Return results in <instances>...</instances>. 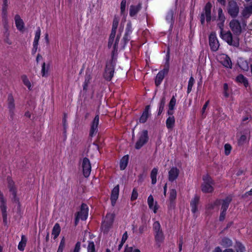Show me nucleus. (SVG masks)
<instances>
[{"label": "nucleus", "instance_id": "obj_1", "mask_svg": "<svg viewBox=\"0 0 252 252\" xmlns=\"http://www.w3.org/2000/svg\"><path fill=\"white\" fill-rule=\"evenodd\" d=\"M220 36L221 38L225 40L229 45L236 47L239 46L238 38L234 37L233 38L232 34L230 31H220Z\"/></svg>", "mask_w": 252, "mask_h": 252}, {"label": "nucleus", "instance_id": "obj_2", "mask_svg": "<svg viewBox=\"0 0 252 252\" xmlns=\"http://www.w3.org/2000/svg\"><path fill=\"white\" fill-rule=\"evenodd\" d=\"M228 14L232 18H236L239 13V6L234 0H229L226 6Z\"/></svg>", "mask_w": 252, "mask_h": 252}, {"label": "nucleus", "instance_id": "obj_3", "mask_svg": "<svg viewBox=\"0 0 252 252\" xmlns=\"http://www.w3.org/2000/svg\"><path fill=\"white\" fill-rule=\"evenodd\" d=\"M203 183L201 185V189L203 192L210 193L213 192L214 188L213 185H214L213 181L212 178L206 175L203 177Z\"/></svg>", "mask_w": 252, "mask_h": 252}, {"label": "nucleus", "instance_id": "obj_4", "mask_svg": "<svg viewBox=\"0 0 252 252\" xmlns=\"http://www.w3.org/2000/svg\"><path fill=\"white\" fill-rule=\"evenodd\" d=\"M0 210L1 212L3 222L6 225L7 224V212L6 200L3 197L2 193L0 191Z\"/></svg>", "mask_w": 252, "mask_h": 252}, {"label": "nucleus", "instance_id": "obj_5", "mask_svg": "<svg viewBox=\"0 0 252 252\" xmlns=\"http://www.w3.org/2000/svg\"><path fill=\"white\" fill-rule=\"evenodd\" d=\"M211 7L212 4L210 2H207L206 5L205 6L203 9V12L200 15V22L202 25H204L205 23V16L206 17V20L207 22L209 23L211 21Z\"/></svg>", "mask_w": 252, "mask_h": 252}, {"label": "nucleus", "instance_id": "obj_6", "mask_svg": "<svg viewBox=\"0 0 252 252\" xmlns=\"http://www.w3.org/2000/svg\"><path fill=\"white\" fill-rule=\"evenodd\" d=\"M115 215L113 213H108L106 215L102 223L101 228L104 232H107L109 228L112 226Z\"/></svg>", "mask_w": 252, "mask_h": 252}, {"label": "nucleus", "instance_id": "obj_7", "mask_svg": "<svg viewBox=\"0 0 252 252\" xmlns=\"http://www.w3.org/2000/svg\"><path fill=\"white\" fill-rule=\"evenodd\" d=\"M229 27L235 35L238 36L242 33V27L240 22L238 20H232L229 23Z\"/></svg>", "mask_w": 252, "mask_h": 252}, {"label": "nucleus", "instance_id": "obj_8", "mask_svg": "<svg viewBox=\"0 0 252 252\" xmlns=\"http://www.w3.org/2000/svg\"><path fill=\"white\" fill-rule=\"evenodd\" d=\"M148 140V132L144 130L139 133V138L135 144V148L140 149Z\"/></svg>", "mask_w": 252, "mask_h": 252}, {"label": "nucleus", "instance_id": "obj_9", "mask_svg": "<svg viewBox=\"0 0 252 252\" xmlns=\"http://www.w3.org/2000/svg\"><path fill=\"white\" fill-rule=\"evenodd\" d=\"M89 209L86 204H82L80 211L78 213L76 217V223L80 220H86L88 216Z\"/></svg>", "mask_w": 252, "mask_h": 252}, {"label": "nucleus", "instance_id": "obj_10", "mask_svg": "<svg viewBox=\"0 0 252 252\" xmlns=\"http://www.w3.org/2000/svg\"><path fill=\"white\" fill-rule=\"evenodd\" d=\"M116 32H111L110 35L108 46L109 48H113V52L117 50L118 44L119 41L120 36L117 35L115 39Z\"/></svg>", "mask_w": 252, "mask_h": 252}, {"label": "nucleus", "instance_id": "obj_11", "mask_svg": "<svg viewBox=\"0 0 252 252\" xmlns=\"http://www.w3.org/2000/svg\"><path fill=\"white\" fill-rule=\"evenodd\" d=\"M81 166L84 176L85 177H89L91 171V165L88 158H85L83 159Z\"/></svg>", "mask_w": 252, "mask_h": 252}, {"label": "nucleus", "instance_id": "obj_12", "mask_svg": "<svg viewBox=\"0 0 252 252\" xmlns=\"http://www.w3.org/2000/svg\"><path fill=\"white\" fill-rule=\"evenodd\" d=\"M209 45L213 51L218 50L219 47V43L216 36V33L212 32L209 36Z\"/></svg>", "mask_w": 252, "mask_h": 252}, {"label": "nucleus", "instance_id": "obj_13", "mask_svg": "<svg viewBox=\"0 0 252 252\" xmlns=\"http://www.w3.org/2000/svg\"><path fill=\"white\" fill-rule=\"evenodd\" d=\"M114 72V66L112 63L106 64L104 77L106 80L110 81L113 76Z\"/></svg>", "mask_w": 252, "mask_h": 252}, {"label": "nucleus", "instance_id": "obj_14", "mask_svg": "<svg viewBox=\"0 0 252 252\" xmlns=\"http://www.w3.org/2000/svg\"><path fill=\"white\" fill-rule=\"evenodd\" d=\"M99 124V116L97 115L94 117L93 121L91 124V130L90 132V135L91 136H93L96 134L98 131V125Z\"/></svg>", "mask_w": 252, "mask_h": 252}, {"label": "nucleus", "instance_id": "obj_15", "mask_svg": "<svg viewBox=\"0 0 252 252\" xmlns=\"http://www.w3.org/2000/svg\"><path fill=\"white\" fill-rule=\"evenodd\" d=\"M169 56L166 57V62L164 65L163 69L158 72V84L161 82L164 77V76L166 75L168 72L169 70Z\"/></svg>", "mask_w": 252, "mask_h": 252}, {"label": "nucleus", "instance_id": "obj_16", "mask_svg": "<svg viewBox=\"0 0 252 252\" xmlns=\"http://www.w3.org/2000/svg\"><path fill=\"white\" fill-rule=\"evenodd\" d=\"M14 21L17 30L20 32H23L25 30V24L19 15L15 16Z\"/></svg>", "mask_w": 252, "mask_h": 252}, {"label": "nucleus", "instance_id": "obj_17", "mask_svg": "<svg viewBox=\"0 0 252 252\" xmlns=\"http://www.w3.org/2000/svg\"><path fill=\"white\" fill-rule=\"evenodd\" d=\"M176 9H170L167 13L166 20L170 24V28H172L174 23V15L176 13Z\"/></svg>", "mask_w": 252, "mask_h": 252}, {"label": "nucleus", "instance_id": "obj_18", "mask_svg": "<svg viewBox=\"0 0 252 252\" xmlns=\"http://www.w3.org/2000/svg\"><path fill=\"white\" fill-rule=\"evenodd\" d=\"M179 170L176 167L172 168L168 172V178L170 181L175 180L179 176Z\"/></svg>", "mask_w": 252, "mask_h": 252}, {"label": "nucleus", "instance_id": "obj_19", "mask_svg": "<svg viewBox=\"0 0 252 252\" xmlns=\"http://www.w3.org/2000/svg\"><path fill=\"white\" fill-rule=\"evenodd\" d=\"M119 187L118 185L115 187L112 190L111 200L112 206H114L119 196Z\"/></svg>", "mask_w": 252, "mask_h": 252}, {"label": "nucleus", "instance_id": "obj_20", "mask_svg": "<svg viewBox=\"0 0 252 252\" xmlns=\"http://www.w3.org/2000/svg\"><path fill=\"white\" fill-rule=\"evenodd\" d=\"M9 191L12 195L11 198L13 202H18V198L16 196V189L12 182L9 183Z\"/></svg>", "mask_w": 252, "mask_h": 252}, {"label": "nucleus", "instance_id": "obj_21", "mask_svg": "<svg viewBox=\"0 0 252 252\" xmlns=\"http://www.w3.org/2000/svg\"><path fill=\"white\" fill-rule=\"evenodd\" d=\"M132 29L131 24L130 22H128L126 25V32L124 37H123V40L125 43L127 42L130 38V35L132 33Z\"/></svg>", "mask_w": 252, "mask_h": 252}, {"label": "nucleus", "instance_id": "obj_22", "mask_svg": "<svg viewBox=\"0 0 252 252\" xmlns=\"http://www.w3.org/2000/svg\"><path fill=\"white\" fill-rule=\"evenodd\" d=\"M199 201V197L197 195H195L193 198L190 202V206L191 207V212L193 213H195L197 211V205Z\"/></svg>", "mask_w": 252, "mask_h": 252}, {"label": "nucleus", "instance_id": "obj_23", "mask_svg": "<svg viewBox=\"0 0 252 252\" xmlns=\"http://www.w3.org/2000/svg\"><path fill=\"white\" fill-rule=\"evenodd\" d=\"M232 199V196L229 195L227 196L223 200L222 204L221 211L223 212H226L227 209L228 208L230 203L231 202Z\"/></svg>", "mask_w": 252, "mask_h": 252}, {"label": "nucleus", "instance_id": "obj_24", "mask_svg": "<svg viewBox=\"0 0 252 252\" xmlns=\"http://www.w3.org/2000/svg\"><path fill=\"white\" fill-rule=\"evenodd\" d=\"M147 203L149 206V208L152 210L155 213L157 212V206H156V202L155 201L154 199V197L152 195H150L148 197Z\"/></svg>", "mask_w": 252, "mask_h": 252}, {"label": "nucleus", "instance_id": "obj_25", "mask_svg": "<svg viewBox=\"0 0 252 252\" xmlns=\"http://www.w3.org/2000/svg\"><path fill=\"white\" fill-rule=\"evenodd\" d=\"M141 8V4H138L137 5H131L129 8V15L131 17L136 16L137 13L139 12Z\"/></svg>", "mask_w": 252, "mask_h": 252}, {"label": "nucleus", "instance_id": "obj_26", "mask_svg": "<svg viewBox=\"0 0 252 252\" xmlns=\"http://www.w3.org/2000/svg\"><path fill=\"white\" fill-rule=\"evenodd\" d=\"M150 110V106H147L146 107L144 111L143 112L142 116H141V117L139 119V121L140 123H144L147 121V118H148V117L149 116Z\"/></svg>", "mask_w": 252, "mask_h": 252}, {"label": "nucleus", "instance_id": "obj_27", "mask_svg": "<svg viewBox=\"0 0 252 252\" xmlns=\"http://www.w3.org/2000/svg\"><path fill=\"white\" fill-rule=\"evenodd\" d=\"M8 108L10 113H13L15 109L14 100L12 95L8 96Z\"/></svg>", "mask_w": 252, "mask_h": 252}, {"label": "nucleus", "instance_id": "obj_28", "mask_svg": "<svg viewBox=\"0 0 252 252\" xmlns=\"http://www.w3.org/2000/svg\"><path fill=\"white\" fill-rule=\"evenodd\" d=\"M61 232V227L59 223H56L52 229V235L54 239H56L59 235Z\"/></svg>", "mask_w": 252, "mask_h": 252}, {"label": "nucleus", "instance_id": "obj_29", "mask_svg": "<svg viewBox=\"0 0 252 252\" xmlns=\"http://www.w3.org/2000/svg\"><path fill=\"white\" fill-rule=\"evenodd\" d=\"M176 100L175 97L173 96L171 99L169 104V110L168 111V114L169 115H172L173 113V110L174 106L176 104Z\"/></svg>", "mask_w": 252, "mask_h": 252}, {"label": "nucleus", "instance_id": "obj_30", "mask_svg": "<svg viewBox=\"0 0 252 252\" xmlns=\"http://www.w3.org/2000/svg\"><path fill=\"white\" fill-rule=\"evenodd\" d=\"M220 245L224 247L227 248L232 246L233 243L231 239L227 237H224L222 239Z\"/></svg>", "mask_w": 252, "mask_h": 252}, {"label": "nucleus", "instance_id": "obj_31", "mask_svg": "<svg viewBox=\"0 0 252 252\" xmlns=\"http://www.w3.org/2000/svg\"><path fill=\"white\" fill-rule=\"evenodd\" d=\"M252 13V6L246 7L242 12V16L245 18H248Z\"/></svg>", "mask_w": 252, "mask_h": 252}, {"label": "nucleus", "instance_id": "obj_32", "mask_svg": "<svg viewBox=\"0 0 252 252\" xmlns=\"http://www.w3.org/2000/svg\"><path fill=\"white\" fill-rule=\"evenodd\" d=\"M128 160V156H125L122 158L121 159V160L120 161V164L121 169L124 170L126 168V167L127 165Z\"/></svg>", "mask_w": 252, "mask_h": 252}, {"label": "nucleus", "instance_id": "obj_33", "mask_svg": "<svg viewBox=\"0 0 252 252\" xmlns=\"http://www.w3.org/2000/svg\"><path fill=\"white\" fill-rule=\"evenodd\" d=\"M41 34V30L39 27H38L35 32V36L34 37L33 44L38 45V42L40 39Z\"/></svg>", "mask_w": 252, "mask_h": 252}, {"label": "nucleus", "instance_id": "obj_34", "mask_svg": "<svg viewBox=\"0 0 252 252\" xmlns=\"http://www.w3.org/2000/svg\"><path fill=\"white\" fill-rule=\"evenodd\" d=\"M26 238L24 235H22L21 237V240L18 244V249L21 251H23L26 246Z\"/></svg>", "mask_w": 252, "mask_h": 252}, {"label": "nucleus", "instance_id": "obj_35", "mask_svg": "<svg viewBox=\"0 0 252 252\" xmlns=\"http://www.w3.org/2000/svg\"><path fill=\"white\" fill-rule=\"evenodd\" d=\"M175 124V119L174 116L170 115L166 120V126L168 128H172Z\"/></svg>", "mask_w": 252, "mask_h": 252}, {"label": "nucleus", "instance_id": "obj_36", "mask_svg": "<svg viewBox=\"0 0 252 252\" xmlns=\"http://www.w3.org/2000/svg\"><path fill=\"white\" fill-rule=\"evenodd\" d=\"M222 63L225 67L229 68H231L232 67L231 61L227 56H226L224 58L223 60L222 61Z\"/></svg>", "mask_w": 252, "mask_h": 252}, {"label": "nucleus", "instance_id": "obj_37", "mask_svg": "<svg viewBox=\"0 0 252 252\" xmlns=\"http://www.w3.org/2000/svg\"><path fill=\"white\" fill-rule=\"evenodd\" d=\"M158 174V169L156 168H154L151 172V178L152 179V184L154 185L157 183V175Z\"/></svg>", "mask_w": 252, "mask_h": 252}, {"label": "nucleus", "instance_id": "obj_38", "mask_svg": "<svg viewBox=\"0 0 252 252\" xmlns=\"http://www.w3.org/2000/svg\"><path fill=\"white\" fill-rule=\"evenodd\" d=\"M21 79L24 84L26 86L29 90L32 88V84L26 75H23L21 76Z\"/></svg>", "mask_w": 252, "mask_h": 252}, {"label": "nucleus", "instance_id": "obj_39", "mask_svg": "<svg viewBox=\"0 0 252 252\" xmlns=\"http://www.w3.org/2000/svg\"><path fill=\"white\" fill-rule=\"evenodd\" d=\"M176 196L177 193L176 190L174 189H171L169 195V200L170 201L171 206L172 205V203L176 199Z\"/></svg>", "mask_w": 252, "mask_h": 252}, {"label": "nucleus", "instance_id": "obj_40", "mask_svg": "<svg viewBox=\"0 0 252 252\" xmlns=\"http://www.w3.org/2000/svg\"><path fill=\"white\" fill-rule=\"evenodd\" d=\"M126 0H122L121 2V14L123 15H125L126 14Z\"/></svg>", "mask_w": 252, "mask_h": 252}, {"label": "nucleus", "instance_id": "obj_41", "mask_svg": "<svg viewBox=\"0 0 252 252\" xmlns=\"http://www.w3.org/2000/svg\"><path fill=\"white\" fill-rule=\"evenodd\" d=\"M218 20L222 22H224L225 20V16L221 8H219L218 9Z\"/></svg>", "mask_w": 252, "mask_h": 252}, {"label": "nucleus", "instance_id": "obj_42", "mask_svg": "<svg viewBox=\"0 0 252 252\" xmlns=\"http://www.w3.org/2000/svg\"><path fill=\"white\" fill-rule=\"evenodd\" d=\"M194 79L191 76L190 77L189 83H188V91H187L188 94H189L191 91L192 88L194 84Z\"/></svg>", "mask_w": 252, "mask_h": 252}, {"label": "nucleus", "instance_id": "obj_43", "mask_svg": "<svg viewBox=\"0 0 252 252\" xmlns=\"http://www.w3.org/2000/svg\"><path fill=\"white\" fill-rule=\"evenodd\" d=\"M87 252H95V246L94 242H89L87 247Z\"/></svg>", "mask_w": 252, "mask_h": 252}, {"label": "nucleus", "instance_id": "obj_44", "mask_svg": "<svg viewBox=\"0 0 252 252\" xmlns=\"http://www.w3.org/2000/svg\"><path fill=\"white\" fill-rule=\"evenodd\" d=\"M48 66H46L45 63H43L42 65L41 73L43 76H45L47 75L48 72Z\"/></svg>", "mask_w": 252, "mask_h": 252}, {"label": "nucleus", "instance_id": "obj_45", "mask_svg": "<svg viewBox=\"0 0 252 252\" xmlns=\"http://www.w3.org/2000/svg\"><path fill=\"white\" fill-rule=\"evenodd\" d=\"M235 248L237 252H243L245 251V247L240 243H236Z\"/></svg>", "mask_w": 252, "mask_h": 252}, {"label": "nucleus", "instance_id": "obj_46", "mask_svg": "<svg viewBox=\"0 0 252 252\" xmlns=\"http://www.w3.org/2000/svg\"><path fill=\"white\" fill-rule=\"evenodd\" d=\"M228 86L227 83H224L223 84V94L225 97H228L229 95V94L228 92Z\"/></svg>", "mask_w": 252, "mask_h": 252}, {"label": "nucleus", "instance_id": "obj_47", "mask_svg": "<svg viewBox=\"0 0 252 252\" xmlns=\"http://www.w3.org/2000/svg\"><path fill=\"white\" fill-rule=\"evenodd\" d=\"M65 246V242L63 239L60 244L59 247L58 248L57 252H63V250L64 249Z\"/></svg>", "mask_w": 252, "mask_h": 252}, {"label": "nucleus", "instance_id": "obj_48", "mask_svg": "<svg viewBox=\"0 0 252 252\" xmlns=\"http://www.w3.org/2000/svg\"><path fill=\"white\" fill-rule=\"evenodd\" d=\"M225 154L226 155H228L231 150V146L228 144H226L224 145Z\"/></svg>", "mask_w": 252, "mask_h": 252}, {"label": "nucleus", "instance_id": "obj_49", "mask_svg": "<svg viewBox=\"0 0 252 252\" xmlns=\"http://www.w3.org/2000/svg\"><path fill=\"white\" fill-rule=\"evenodd\" d=\"M138 197V192L137 190L135 189H134L132 190L131 199L132 200H135L137 199Z\"/></svg>", "mask_w": 252, "mask_h": 252}, {"label": "nucleus", "instance_id": "obj_50", "mask_svg": "<svg viewBox=\"0 0 252 252\" xmlns=\"http://www.w3.org/2000/svg\"><path fill=\"white\" fill-rule=\"evenodd\" d=\"M240 67L245 71H247L249 69V66L247 62H243L240 65Z\"/></svg>", "mask_w": 252, "mask_h": 252}, {"label": "nucleus", "instance_id": "obj_51", "mask_svg": "<svg viewBox=\"0 0 252 252\" xmlns=\"http://www.w3.org/2000/svg\"><path fill=\"white\" fill-rule=\"evenodd\" d=\"M118 25V21L117 20H114L113 23L112 29L111 32H116V29Z\"/></svg>", "mask_w": 252, "mask_h": 252}, {"label": "nucleus", "instance_id": "obj_52", "mask_svg": "<svg viewBox=\"0 0 252 252\" xmlns=\"http://www.w3.org/2000/svg\"><path fill=\"white\" fill-rule=\"evenodd\" d=\"M90 77L87 76L85 78V80L83 85V89L87 90L88 84L90 83Z\"/></svg>", "mask_w": 252, "mask_h": 252}, {"label": "nucleus", "instance_id": "obj_53", "mask_svg": "<svg viewBox=\"0 0 252 252\" xmlns=\"http://www.w3.org/2000/svg\"><path fill=\"white\" fill-rule=\"evenodd\" d=\"M220 200H217L215 202L214 204H209L207 206V208L208 209H213L214 208L215 205H218L220 204Z\"/></svg>", "mask_w": 252, "mask_h": 252}, {"label": "nucleus", "instance_id": "obj_54", "mask_svg": "<svg viewBox=\"0 0 252 252\" xmlns=\"http://www.w3.org/2000/svg\"><path fill=\"white\" fill-rule=\"evenodd\" d=\"M246 79L247 78L246 77H245L242 74H239L236 77L237 81H238L240 83H243Z\"/></svg>", "mask_w": 252, "mask_h": 252}, {"label": "nucleus", "instance_id": "obj_55", "mask_svg": "<svg viewBox=\"0 0 252 252\" xmlns=\"http://www.w3.org/2000/svg\"><path fill=\"white\" fill-rule=\"evenodd\" d=\"M246 136L245 135H242L240 137L239 140H238V143L240 145H242L244 143V142L246 141Z\"/></svg>", "mask_w": 252, "mask_h": 252}, {"label": "nucleus", "instance_id": "obj_56", "mask_svg": "<svg viewBox=\"0 0 252 252\" xmlns=\"http://www.w3.org/2000/svg\"><path fill=\"white\" fill-rule=\"evenodd\" d=\"M158 242L159 241H162L163 240L164 237H163L162 232L161 231H160V230H159V224H158Z\"/></svg>", "mask_w": 252, "mask_h": 252}, {"label": "nucleus", "instance_id": "obj_57", "mask_svg": "<svg viewBox=\"0 0 252 252\" xmlns=\"http://www.w3.org/2000/svg\"><path fill=\"white\" fill-rule=\"evenodd\" d=\"M127 238L128 235L127 232L126 231L123 234L121 242L124 244L127 240Z\"/></svg>", "mask_w": 252, "mask_h": 252}, {"label": "nucleus", "instance_id": "obj_58", "mask_svg": "<svg viewBox=\"0 0 252 252\" xmlns=\"http://www.w3.org/2000/svg\"><path fill=\"white\" fill-rule=\"evenodd\" d=\"M225 215H226V212H223L222 211H221V213H220V218H219L220 221H222L224 220Z\"/></svg>", "mask_w": 252, "mask_h": 252}, {"label": "nucleus", "instance_id": "obj_59", "mask_svg": "<svg viewBox=\"0 0 252 252\" xmlns=\"http://www.w3.org/2000/svg\"><path fill=\"white\" fill-rule=\"evenodd\" d=\"M209 101H207L206 102V103H205V104L203 105V108L202 109V110H201V112H202V115H203L205 111V110L207 108V107L208 106V104H209Z\"/></svg>", "mask_w": 252, "mask_h": 252}, {"label": "nucleus", "instance_id": "obj_60", "mask_svg": "<svg viewBox=\"0 0 252 252\" xmlns=\"http://www.w3.org/2000/svg\"><path fill=\"white\" fill-rule=\"evenodd\" d=\"M32 46H33V47L32 49V54H35V53L37 51L38 45L33 44Z\"/></svg>", "mask_w": 252, "mask_h": 252}, {"label": "nucleus", "instance_id": "obj_61", "mask_svg": "<svg viewBox=\"0 0 252 252\" xmlns=\"http://www.w3.org/2000/svg\"><path fill=\"white\" fill-rule=\"evenodd\" d=\"M183 238L182 236L180 237V242H179V250L180 252H181L182 250V245L183 243Z\"/></svg>", "mask_w": 252, "mask_h": 252}, {"label": "nucleus", "instance_id": "obj_62", "mask_svg": "<svg viewBox=\"0 0 252 252\" xmlns=\"http://www.w3.org/2000/svg\"><path fill=\"white\" fill-rule=\"evenodd\" d=\"M249 195H252V189L249 191L246 192L244 194L242 195L243 198H246Z\"/></svg>", "mask_w": 252, "mask_h": 252}, {"label": "nucleus", "instance_id": "obj_63", "mask_svg": "<svg viewBox=\"0 0 252 252\" xmlns=\"http://www.w3.org/2000/svg\"><path fill=\"white\" fill-rule=\"evenodd\" d=\"M80 249V243L79 242L77 243L76 244L74 252H79Z\"/></svg>", "mask_w": 252, "mask_h": 252}, {"label": "nucleus", "instance_id": "obj_64", "mask_svg": "<svg viewBox=\"0 0 252 252\" xmlns=\"http://www.w3.org/2000/svg\"><path fill=\"white\" fill-rule=\"evenodd\" d=\"M124 252H132V247L126 246L125 247Z\"/></svg>", "mask_w": 252, "mask_h": 252}]
</instances>
